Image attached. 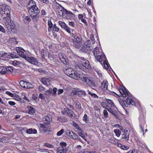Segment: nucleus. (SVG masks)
<instances>
[{
	"label": "nucleus",
	"instance_id": "f257e3e1",
	"mask_svg": "<svg viewBox=\"0 0 153 153\" xmlns=\"http://www.w3.org/2000/svg\"><path fill=\"white\" fill-rule=\"evenodd\" d=\"M74 46L77 48H79L81 45L82 39L81 35L78 33H72L71 34Z\"/></svg>",
	"mask_w": 153,
	"mask_h": 153
},
{
	"label": "nucleus",
	"instance_id": "f03ea898",
	"mask_svg": "<svg viewBox=\"0 0 153 153\" xmlns=\"http://www.w3.org/2000/svg\"><path fill=\"white\" fill-rule=\"evenodd\" d=\"M10 7L6 4H3L0 6V13L3 16V18L8 17L10 15Z\"/></svg>",
	"mask_w": 153,
	"mask_h": 153
},
{
	"label": "nucleus",
	"instance_id": "7ed1b4c3",
	"mask_svg": "<svg viewBox=\"0 0 153 153\" xmlns=\"http://www.w3.org/2000/svg\"><path fill=\"white\" fill-rule=\"evenodd\" d=\"M94 54L99 62H102L105 58V55L102 54V52H100L99 48L97 47L94 48Z\"/></svg>",
	"mask_w": 153,
	"mask_h": 153
},
{
	"label": "nucleus",
	"instance_id": "20e7f679",
	"mask_svg": "<svg viewBox=\"0 0 153 153\" xmlns=\"http://www.w3.org/2000/svg\"><path fill=\"white\" fill-rule=\"evenodd\" d=\"M79 67L80 69H82L83 67L89 69L90 68V65L89 61L83 57H81L79 61Z\"/></svg>",
	"mask_w": 153,
	"mask_h": 153
},
{
	"label": "nucleus",
	"instance_id": "39448f33",
	"mask_svg": "<svg viewBox=\"0 0 153 153\" xmlns=\"http://www.w3.org/2000/svg\"><path fill=\"white\" fill-rule=\"evenodd\" d=\"M31 9H29L28 12L32 17H37L39 13V10L36 6Z\"/></svg>",
	"mask_w": 153,
	"mask_h": 153
},
{
	"label": "nucleus",
	"instance_id": "423d86ee",
	"mask_svg": "<svg viewBox=\"0 0 153 153\" xmlns=\"http://www.w3.org/2000/svg\"><path fill=\"white\" fill-rule=\"evenodd\" d=\"M108 82L106 80H104L102 82L101 86L99 88L100 93L102 94L108 88Z\"/></svg>",
	"mask_w": 153,
	"mask_h": 153
},
{
	"label": "nucleus",
	"instance_id": "0eeeda50",
	"mask_svg": "<svg viewBox=\"0 0 153 153\" xmlns=\"http://www.w3.org/2000/svg\"><path fill=\"white\" fill-rule=\"evenodd\" d=\"M25 59L28 62L35 65H37L39 63L38 61L35 57L27 56Z\"/></svg>",
	"mask_w": 153,
	"mask_h": 153
},
{
	"label": "nucleus",
	"instance_id": "6e6552de",
	"mask_svg": "<svg viewBox=\"0 0 153 153\" xmlns=\"http://www.w3.org/2000/svg\"><path fill=\"white\" fill-rule=\"evenodd\" d=\"M19 84L21 87L25 88H31L32 84L29 82L21 80L19 82Z\"/></svg>",
	"mask_w": 153,
	"mask_h": 153
},
{
	"label": "nucleus",
	"instance_id": "1a4fd4ad",
	"mask_svg": "<svg viewBox=\"0 0 153 153\" xmlns=\"http://www.w3.org/2000/svg\"><path fill=\"white\" fill-rule=\"evenodd\" d=\"M15 50L19 56L25 59L26 58L27 56L24 53L25 50L21 47H16L15 48Z\"/></svg>",
	"mask_w": 153,
	"mask_h": 153
},
{
	"label": "nucleus",
	"instance_id": "9d476101",
	"mask_svg": "<svg viewBox=\"0 0 153 153\" xmlns=\"http://www.w3.org/2000/svg\"><path fill=\"white\" fill-rule=\"evenodd\" d=\"M91 48L87 42H85L83 45L81 50L82 52L88 53L91 51Z\"/></svg>",
	"mask_w": 153,
	"mask_h": 153
},
{
	"label": "nucleus",
	"instance_id": "9b49d317",
	"mask_svg": "<svg viewBox=\"0 0 153 153\" xmlns=\"http://www.w3.org/2000/svg\"><path fill=\"white\" fill-rule=\"evenodd\" d=\"M59 59L64 64H67V58L65 55L63 53H59Z\"/></svg>",
	"mask_w": 153,
	"mask_h": 153
},
{
	"label": "nucleus",
	"instance_id": "f8f14e48",
	"mask_svg": "<svg viewBox=\"0 0 153 153\" xmlns=\"http://www.w3.org/2000/svg\"><path fill=\"white\" fill-rule=\"evenodd\" d=\"M130 134L128 131H124L122 134V139L123 140L127 141L128 140Z\"/></svg>",
	"mask_w": 153,
	"mask_h": 153
},
{
	"label": "nucleus",
	"instance_id": "ddd939ff",
	"mask_svg": "<svg viewBox=\"0 0 153 153\" xmlns=\"http://www.w3.org/2000/svg\"><path fill=\"white\" fill-rule=\"evenodd\" d=\"M45 123H40V130L44 132H46L48 131V124L46 122Z\"/></svg>",
	"mask_w": 153,
	"mask_h": 153
},
{
	"label": "nucleus",
	"instance_id": "4468645a",
	"mask_svg": "<svg viewBox=\"0 0 153 153\" xmlns=\"http://www.w3.org/2000/svg\"><path fill=\"white\" fill-rule=\"evenodd\" d=\"M119 91L120 93L124 97H127V96H128V97H130L131 94L129 93L126 89L123 90L122 89H120L119 90Z\"/></svg>",
	"mask_w": 153,
	"mask_h": 153
},
{
	"label": "nucleus",
	"instance_id": "2eb2a0df",
	"mask_svg": "<svg viewBox=\"0 0 153 153\" xmlns=\"http://www.w3.org/2000/svg\"><path fill=\"white\" fill-rule=\"evenodd\" d=\"M65 112L71 117H75L74 112L72 110L68 109V108L65 109Z\"/></svg>",
	"mask_w": 153,
	"mask_h": 153
},
{
	"label": "nucleus",
	"instance_id": "dca6fc26",
	"mask_svg": "<svg viewBox=\"0 0 153 153\" xmlns=\"http://www.w3.org/2000/svg\"><path fill=\"white\" fill-rule=\"evenodd\" d=\"M52 116L51 115L49 114H48L47 115H45V117H44L42 119L43 121H46V122L47 124H49V122L52 120Z\"/></svg>",
	"mask_w": 153,
	"mask_h": 153
},
{
	"label": "nucleus",
	"instance_id": "f3484780",
	"mask_svg": "<svg viewBox=\"0 0 153 153\" xmlns=\"http://www.w3.org/2000/svg\"><path fill=\"white\" fill-rule=\"evenodd\" d=\"M36 6V4L34 1L30 0L28 2L27 7L28 10L29 9H31L33 8V7H35Z\"/></svg>",
	"mask_w": 153,
	"mask_h": 153
},
{
	"label": "nucleus",
	"instance_id": "a211bd4d",
	"mask_svg": "<svg viewBox=\"0 0 153 153\" xmlns=\"http://www.w3.org/2000/svg\"><path fill=\"white\" fill-rule=\"evenodd\" d=\"M57 89L56 88H54L53 89L52 88L49 89L48 91H47L45 92V94H50V93H52L53 95H55L56 94V92Z\"/></svg>",
	"mask_w": 153,
	"mask_h": 153
},
{
	"label": "nucleus",
	"instance_id": "6ab92c4d",
	"mask_svg": "<svg viewBox=\"0 0 153 153\" xmlns=\"http://www.w3.org/2000/svg\"><path fill=\"white\" fill-rule=\"evenodd\" d=\"M74 71L72 68H68L65 69L64 72L67 75L71 77V75L73 74Z\"/></svg>",
	"mask_w": 153,
	"mask_h": 153
},
{
	"label": "nucleus",
	"instance_id": "aec40b11",
	"mask_svg": "<svg viewBox=\"0 0 153 153\" xmlns=\"http://www.w3.org/2000/svg\"><path fill=\"white\" fill-rule=\"evenodd\" d=\"M81 74H79L77 72L74 71L73 73L71 75V77L74 78L75 79L79 80L80 79V76Z\"/></svg>",
	"mask_w": 153,
	"mask_h": 153
},
{
	"label": "nucleus",
	"instance_id": "412c9836",
	"mask_svg": "<svg viewBox=\"0 0 153 153\" xmlns=\"http://www.w3.org/2000/svg\"><path fill=\"white\" fill-rule=\"evenodd\" d=\"M87 80L88 81L86 82L87 84L91 86L92 89H94V88L96 86L93 80H90L89 79Z\"/></svg>",
	"mask_w": 153,
	"mask_h": 153
},
{
	"label": "nucleus",
	"instance_id": "4be33fe9",
	"mask_svg": "<svg viewBox=\"0 0 153 153\" xmlns=\"http://www.w3.org/2000/svg\"><path fill=\"white\" fill-rule=\"evenodd\" d=\"M41 82L44 85H48L50 84L51 80L48 78H42L41 79Z\"/></svg>",
	"mask_w": 153,
	"mask_h": 153
},
{
	"label": "nucleus",
	"instance_id": "5701e85b",
	"mask_svg": "<svg viewBox=\"0 0 153 153\" xmlns=\"http://www.w3.org/2000/svg\"><path fill=\"white\" fill-rule=\"evenodd\" d=\"M80 80H81L82 81L84 82H85L86 83L88 80L89 79L87 77V75L82 74H81L80 76Z\"/></svg>",
	"mask_w": 153,
	"mask_h": 153
},
{
	"label": "nucleus",
	"instance_id": "b1692460",
	"mask_svg": "<svg viewBox=\"0 0 153 153\" xmlns=\"http://www.w3.org/2000/svg\"><path fill=\"white\" fill-rule=\"evenodd\" d=\"M66 133L67 135L73 139L75 138V136L77 137L76 134L74 133L73 131L70 130H68Z\"/></svg>",
	"mask_w": 153,
	"mask_h": 153
},
{
	"label": "nucleus",
	"instance_id": "393cba45",
	"mask_svg": "<svg viewBox=\"0 0 153 153\" xmlns=\"http://www.w3.org/2000/svg\"><path fill=\"white\" fill-rule=\"evenodd\" d=\"M68 149L66 148L59 147L57 149V153H66Z\"/></svg>",
	"mask_w": 153,
	"mask_h": 153
},
{
	"label": "nucleus",
	"instance_id": "a878e982",
	"mask_svg": "<svg viewBox=\"0 0 153 153\" xmlns=\"http://www.w3.org/2000/svg\"><path fill=\"white\" fill-rule=\"evenodd\" d=\"M26 132L29 134H36L37 133V131L36 129L31 128L27 129Z\"/></svg>",
	"mask_w": 153,
	"mask_h": 153
},
{
	"label": "nucleus",
	"instance_id": "bb28decb",
	"mask_svg": "<svg viewBox=\"0 0 153 153\" xmlns=\"http://www.w3.org/2000/svg\"><path fill=\"white\" fill-rule=\"evenodd\" d=\"M30 17L27 16V14L23 15L22 16V19L25 23L28 22L29 21Z\"/></svg>",
	"mask_w": 153,
	"mask_h": 153
},
{
	"label": "nucleus",
	"instance_id": "cd10ccee",
	"mask_svg": "<svg viewBox=\"0 0 153 153\" xmlns=\"http://www.w3.org/2000/svg\"><path fill=\"white\" fill-rule=\"evenodd\" d=\"M27 108L28 110V113L30 114H32L35 112V109L32 107L28 106Z\"/></svg>",
	"mask_w": 153,
	"mask_h": 153
},
{
	"label": "nucleus",
	"instance_id": "c85d7f7f",
	"mask_svg": "<svg viewBox=\"0 0 153 153\" xmlns=\"http://www.w3.org/2000/svg\"><path fill=\"white\" fill-rule=\"evenodd\" d=\"M6 72V68L4 67H0V73L2 74H4Z\"/></svg>",
	"mask_w": 153,
	"mask_h": 153
},
{
	"label": "nucleus",
	"instance_id": "c756f323",
	"mask_svg": "<svg viewBox=\"0 0 153 153\" xmlns=\"http://www.w3.org/2000/svg\"><path fill=\"white\" fill-rule=\"evenodd\" d=\"M80 91V89L79 88H74L73 90L72 93L74 94L78 95L79 94V93Z\"/></svg>",
	"mask_w": 153,
	"mask_h": 153
},
{
	"label": "nucleus",
	"instance_id": "7c9ffc66",
	"mask_svg": "<svg viewBox=\"0 0 153 153\" xmlns=\"http://www.w3.org/2000/svg\"><path fill=\"white\" fill-rule=\"evenodd\" d=\"M127 99L126 100V103L127 105H130L131 103V101L132 100L131 99L132 97L131 94L130 97H128V96H127Z\"/></svg>",
	"mask_w": 153,
	"mask_h": 153
},
{
	"label": "nucleus",
	"instance_id": "2f4dec72",
	"mask_svg": "<svg viewBox=\"0 0 153 153\" xmlns=\"http://www.w3.org/2000/svg\"><path fill=\"white\" fill-rule=\"evenodd\" d=\"M58 23L61 27L63 29H64L67 26V25L65 22L61 21H59Z\"/></svg>",
	"mask_w": 153,
	"mask_h": 153
},
{
	"label": "nucleus",
	"instance_id": "473e14b6",
	"mask_svg": "<svg viewBox=\"0 0 153 153\" xmlns=\"http://www.w3.org/2000/svg\"><path fill=\"white\" fill-rule=\"evenodd\" d=\"M57 120L62 123L65 122L67 120L65 117H58L57 118Z\"/></svg>",
	"mask_w": 153,
	"mask_h": 153
},
{
	"label": "nucleus",
	"instance_id": "72a5a7b5",
	"mask_svg": "<svg viewBox=\"0 0 153 153\" xmlns=\"http://www.w3.org/2000/svg\"><path fill=\"white\" fill-rule=\"evenodd\" d=\"M10 42L12 45L16 44L17 43V42L15 38H10L9 39Z\"/></svg>",
	"mask_w": 153,
	"mask_h": 153
},
{
	"label": "nucleus",
	"instance_id": "f704fd0d",
	"mask_svg": "<svg viewBox=\"0 0 153 153\" xmlns=\"http://www.w3.org/2000/svg\"><path fill=\"white\" fill-rule=\"evenodd\" d=\"M7 27L9 32H11L14 31V27L13 26H11L10 25H8Z\"/></svg>",
	"mask_w": 153,
	"mask_h": 153
},
{
	"label": "nucleus",
	"instance_id": "c9c22d12",
	"mask_svg": "<svg viewBox=\"0 0 153 153\" xmlns=\"http://www.w3.org/2000/svg\"><path fill=\"white\" fill-rule=\"evenodd\" d=\"M48 57L51 60L53 61H55V56L54 55L49 53L48 54Z\"/></svg>",
	"mask_w": 153,
	"mask_h": 153
},
{
	"label": "nucleus",
	"instance_id": "e433bc0d",
	"mask_svg": "<svg viewBox=\"0 0 153 153\" xmlns=\"http://www.w3.org/2000/svg\"><path fill=\"white\" fill-rule=\"evenodd\" d=\"M103 63L105 68L106 69H108L109 65L108 62L105 60H104Z\"/></svg>",
	"mask_w": 153,
	"mask_h": 153
},
{
	"label": "nucleus",
	"instance_id": "4c0bfd02",
	"mask_svg": "<svg viewBox=\"0 0 153 153\" xmlns=\"http://www.w3.org/2000/svg\"><path fill=\"white\" fill-rule=\"evenodd\" d=\"M114 132L117 136L119 137L120 136L121 133V131L120 130L117 129H115L114 130Z\"/></svg>",
	"mask_w": 153,
	"mask_h": 153
},
{
	"label": "nucleus",
	"instance_id": "58836bf2",
	"mask_svg": "<svg viewBox=\"0 0 153 153\" xmlns=\"http://www.w3.org/2000/svg\"><path fill=\"white\" fill-rule=\"evenodd\" d=\"M78 95L80 96H82L83 95L85 96L86 95V93L85 91L83 90H81L80 89V91Z\"/></svg>",
	"mask_w": 153,
	"mask_h": 153
},
{
	"label": "nucleus",
	"instance_id": "ea45409f",
	"mask_svg": "<svg viewBox=\"0 0 153 153\" xmlns=\"http://www.w3.org/2000/svg\"><path fill=\"white\" fill-rule=\"evenodd\" d=\"M52 27L53 30L55 31L58 32L59 30V28L56 26L55 24L53 25Z\"/></svg>",
	"mask_w": 153,
	"mask_h": 153
},
{
	"label": "nucleus",
	"instance_id": "a19ab883",
	"mask_svg": "<svg viewBox=\"0 0 153 153\" xmlns=\"http://www.w3.org/2000/svg\"><path fill=\"white\" fill-rule=\"evenodd\" d=\"M6 71H9L11 72H12L13 71V68L12 66L7 67L6 68Z\"/></svg>",
	"mask_w": 153,
	"mask_h": 153
},
{
	"label": "nucleus",
	"instance_id": "79ce46f5",
	"mask_svg": "<svg viewBox=\"0 0 153 153\" xmlns=\"http://www.w3.org/2000/svg\"><path fill=\"white\" fill-rule=\"evenodd\" d=\"M12 63L14 66H17L20 64V62L16 60L12 61Z\"/></svg>",
	"mask_w": 153,
	"mask_h": 153
},
{
	"label": "nucleus",
	"instance_id": "37998d69",
	"mask_svg": "<svg viewBox=\"0 0 153 153\" xmlns=\"http://www.w3.org/2000/svg\"><path fill=\"white\" fill-rule=\"evenodd\" d=\"M89 93V94L91 96L94 98L97 99L98 98V97L96 94L92 93L91 92Z\"/></svg>",
	"mask_w": 153,
	"mask_h": 153
},
{
	"label": "nucleus",
	"instance_id": "c03bdc74",
	"mask_svg": "<svg viewBox=\"0 0 153 153\" xmlns=\"http://www.w3.org/2000/svg\"><path fill=\"white\" fill-rule=\"evenodd\" d=\"M16 57V53H11L9 55H8L7 58H13Z\"/></svg>",
	"mask_w": 153,
	"mask_h": 153
},
{
	"label": "nucleus",
	"instance_id": "a18cd8bd",
	"mask_svg": "<svg viewBox=\"0 0 153 153\" xmlns=\"http://www.w3.org/2000/svg\"><path fill=\"white\" fill-rule=\"evenodd\" d=\"M39 91L41 92H43L45 91V88L42 86H40L39 87Z\"/></svg>",
	"mask_w": 153,
	"mask_h": 153
},
{
	"label": "nucleus",
	"instance_id": "49530a36",
	"mask_svg": "<svg viewBox=\"0 0 153 153\" xmlns=\"http://www.w3.org/2000/svg\"><path fill=\"white\" fill-rule=\"evenodd\" d=\"M62 10H63V11H62L61 10H59L60 12L61 11L62 12V14H61V15H63V12H65L66 13H70L71 14H73L71 12H69L68 11H67L66 9H65L64 8Z\"/></svg>",
	"mask_w": 153,
	"mask_h": 153
},
{
	"label": "nucleus",
	"instance_id": "de8ad7c7",
	"mask_svg": "<svg viewBox=\"0 0 153 153\" xmlns=\"http://www.w3.org/2000/svg\"><path fill=\"white\" fill-rule=\"evenodd\" d=\"M64 130L63 129H62L60 131L57 133V135L58 136H61L64 132Z\"/></svg>",
	"mask_w": 153,
	"mask_h": 153
},
{
	"label": "nucleus",
	"instance_id": "09e8293b",
	"mask_svg": "<svg viewBox=\"0 0 153 153\" xmlns=\"http://www.w3.org/2000/svg\"><path fill=\"white\" fill-rule=\"evenodd\" d=\"M78 134L80 136H82V135L85 134L84 131L81 130L79 131H78Z\"/></svg>",
	"mask_w": 153,
	"mask_h": 153
},
{
	"label": "nucleus",
	"instance_id": "8fccbe9b",
	"mask_svg": "<svg viewBox=\"0 0 153 153\" xmlns=\"http://www.w3.org/2000/svg\"><path fill=\"white\" fill-rule=\"evenodd\" d=\"M104 116L105 118H107L108 116V113L107 111L105 109L103 111Z\"/></svg>",
	"mask_w": 153,
	"mask_h": 153
},
{
	"label": "nucleus",
	"instance_id": "3c124183",
	"mask_svg": "<svg viewBox=\"0 0 153 153\" xmlns=\"http://www.w3.org/2000/svg\"><path fill=\"white\" fill-rule=\"evenodd\" d=\"M60 145L61 146L60 147H62L63 148H66V146H67V144L65 142H61L60 143Z\"/></svg>",
	"mask_w": 153,
	"mask_h": 153
},
{
	"label": "nucleus",
	"instance_id": "603ef678",
	"mask_svg": "<svg viewBox=\"0 0 153 153\" xmlns=\"http://www.w3.org/2000/svg\"><path fill=\"white\" fill-rule=\"evenodd\" d=\"M48 24L49 26V27L50 28H51L52 27L53 24L51 22V20H49L48 22Z\"/></svg>",
	"mask_w": 153,
	"mask_h": 153
},
{
	"label": "nucleus",
	"instance_id": "864d4df0",
	"mask_svg": "<svg viewBox=\"0 0 153 153\" xmlns=\"http://www.w3.org/2000/svg\"><path fill=\"white\" fill-rule=\"evenodd\" d=\"M64 29L68 33H71V29L67 25Z\"/></svg>",
	"mask_w": 153,
	"mask_h": 153
},
{
	"label": "nucleus",
	"instance_id": "5fc2aeb1",
	"mask_svg": "<svg viewBox=\"0 0 153 153\" xmlns=\"http://www.w3.org/2000/svg\"><path fill=\"white\" fill-rule=\"evenodd\" d=\"M106 101L107 102H108V103L111 104L112 105H114V103L112 102L111 100L108 99H106Z\"/></svg>",
	"mask_w": 153,
	"mask_h": 153
},
{
	"label": "nucleus",
	"instance_id": "6e6d98bb",
	"mask_svg": "<svg viewBox=\"0 0 153 153\" xmlns=\"http://www.w3.org/2000/svg\"><path fill=\"white\" fill-rule=\"evenodd\" d=\"M129 148V147L127 146L123 145L122 149L124 150H127Z\"/></svg>",
	"mask_w": 153,
	"mask_h": 153
},
{
	"label": "nucleus",
	"instance_id": "4d7b16f0",
	"mask_svg": "<svg viewBox=\"0 0 153 153\" xmlns=\"http://www.w3.org/2000/svg\"><path fill=\"white\" fill-rule=\"evenodd\" d=\"M6 90V88L4 86L0 87V92H2L3 91Z\"/></svg>",
	"mask_w": 153,
	"mask_h": 153
},
{
	"label": "nucleus",
	"instance_id": "13d9d810",
	"mask_svg": "<svg viewBox=\"0 0 153 153\" xmlns=\"http://www.w3.org/2000/svg\"><path fill=\"white\" fill-rule=\"evenodd\" d=\"M69 25L72 27H75V23L73 22H69Z\"/></svg>",
	"mask_w": 153,
	"mask_h": 153
},
{
	"label": "nucleus",
	"instance_id": "bf43d9fd",
	"mask_svg": "<svg viewBox=\"0 0 153 153\" xmlns=\"http://www.w3.org/2000/svg\"><path fill=\"white\" fill-rule=\"evenodd\" d=\"M7 54V53H0V57H6L7 56V55H6Z\"/></svg>",
	"mask_w": 153,
	"mask_h": 153
},
{
	"label": "nucleus",
	"instance_id": "052dcab7",
	"mask_svg": "<svg viewBox=\"0 0 153 153\" xmlns=\"http://www.w3.org/2000/svg\"><path fill=\"white\" fill-rule=\"evenodd\" d=\"M8 103L11 105H16V103L14 102L11 101H9Z\"/></svg>",
	"mask_w": 153,
	"mask_h": 153
},
{
	"label": "nucleus",
	"instance_id": "680f3d73",
	"mask_svg": "<svg viewBox=\"0 0 153 153\" xmlns=\"http://www.w3.org/2000/svg\"><path fill=\"white\" fill-rule=\"evenodd\" d=\"M76 136L77 137H76V136H75V138H74V140H79V141L81 142V138H79V137L76 134Z\"/></svg>",
	"mask_w": 153,
	"mask_h": 153
},
{
	"label": "nucleus",
	"instance_id": "e2e57ef3",
	"mask_svg": "<svg viewBox=\"0 0 153 153\" xmlns=\"http://www.w3.org/2000/svg\"><path fill=\"white\" fill-rule=\"evenodd\" d=\"M88 118L87 115L86 114H85L83 117V120L84 121L86 122L87 121V118Z\"/></svg>",
	"mask_w": 153,
	"mask_h": 153
},
{
	"label": "nucleus",
	"instance_id": "0e129e2a",
	"mask_svg": "<svg viewBox=\"0 0 153 153\" xmlns=\"http://www.w3.org/2000/svg\"><path fill=\"white\" fill-rule=\"evenodd\" d=\"M73 126L75 127V128L76 129L79 127L78 125L75 122H73Z\"/></svg>",
	"mask_w": 153,
	"mask_h": 153
},
{
	"label": "nucleus",
	"instance_id": "69168bd1",
	"mask_svg": "<svg viewBox=\"0 0 153 153\" xmlns=\"http://www.w3.org/2000/svg\"><path fill=\"white\" fill-rule=\"evenodd\" d=\"M0 31L3 33H4L5 31L4 29L1 25H0Z\"/></svg>",
	"mask_w": 153,
	"mask_h": 153
},
{
	"label": "nucleus",
	"instance_id": "338daca9",
	"mask_svg": "<svg viewBox=\"0 0 153 153\" xmlns=\"http://www.w3.org/2000/svg\"><path fill=\"white\" fill-rule=\"evenodd\" d=\"M45 146L49 148H52V145L48 143H45Z\"/></svg>",
	"mask_w": 153,
	"mask_h": 153
},
{
	"label": "nucleus",
	"instance_id": "774afa93",
	"mask_svg": "<svg viewBox=\"0 0 153 153\" xmlns=\"http://www.w3.org/2000/svg\"><path fill=\"white\" fill-rule=\"evenodd\" d=\"M6 94H7L10 96L11 97H13L14 96V94L10 93V92H9V91H7L6 92Z\"/></svg>",
	"mask_w": 153,
	"mask_h": 153
}]
</instances>
